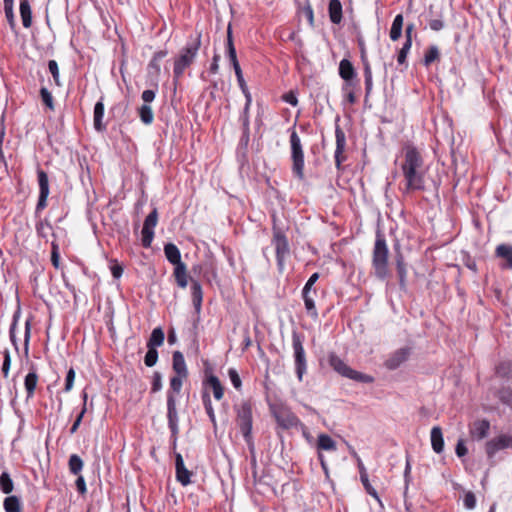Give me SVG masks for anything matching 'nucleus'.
Returning a JSON list of instances; mask_svg holds the SVG:
<instances>
[{"label": "nucleus", "instance_id": "nucleus-56", "mask_svg": "<svg viewBox=\"0 0 512 512\" xmlns=\"http://www.w3.org/2000/svg\"><path fill=\"white\" fill-rule=\"evenodd\" d=\"M48 69L49 72L52 74L53 80L56 83V85L60 86L61 84L59 79V68L57 62L55 60H49Z\"/></svg>", "mask_w": 512, "mask_h": 512}, {"label": "nucleus", "instance_id": "nucleus-30", "mask_svg": "<svg viewBox=\"0 0 512 512\" xmlns=\"http://www.w3.org/2000/svg\"><path fill=\"white\" fill-rule=\"evenodd\" d=\"M19 10L23 26L29 28L32 24V12L29 0H20Z\"/></svg>", "mask_w": 512, "mask_h": 512}, {"label": "nucleus", "instance_id": "nucleus-41", "mask_svg": "<svg viewBox=\"0 0 512 512\" xmlns=\"http://www.w3.org/2000/svg\"><path fill=\"white\" fill-rule=\"evenodd\" d=\"M14 483L10 474L6 471L0 475V490L4 494H10L13 491Z\"/></svg>", "mask_w": 512, "mask_h": 512}, {"label": "nucleus", "instance_id": "nucleus-32", "mask_svg": "<svg viewBox=\"0 0 512 512\" xmlns=\"http://www.w3.org/2000/svg\"><path fill=\"white\" fill-rule=\"evenodd\" d=\"M165 334L161 327L154 328L151 332L147 347L157 348L164 343Z\"/></svg>", "mask_w": 512, "mask_h": 512}, {"label": "nucleus", "instance_id": "nucleus-49", "mask_svg": "<svg viewBox=\"0 0 512 512\" xmlns=\"http://www.w3.org/2000/svg\"><path fill=\"white\" fill-rule=\"evenodd\" d=\"M249 109L250 107L244 106L243 113L241 116L242 125H243V134L246 137V139L249 138Z\"/></svg>", "mask_w": 512, "mask_h": 512}, {"label": "nucleus", "instance_id": "nucleus-44", "mask_svg": "<svg viewBox=\"0 0 512 512\" xmlns=\"http://www.w3.org/2000/svg\"><path fill=\"white\" fill-rule=\"evenodd\" d=\"M439 58V50L438 47L432 45L428 48L427 52L424 56V65L429 66L432 62Z\"/></svg>", "mask_w": 512, "mask_h": 512}, {"label": "nucleus", "instance_id": "nucleus-39", "mask_svg": "<svg viewBox=\"0 0 512 512\" xmlns=\"http://www.w3.org/2000/svg\"><path fill=\"white\" fill-rule=\"evenodd\" d=\"M84 463L83 460L77 454H72L69 457L68 468L71 474L80 475L83 469Z\"/></svg>", "mask_w": 512, "mask_h": 512}, {"label": "nucleus", "instance_id": "nucleus-22", "mask_svg": "<svg viewBox=\"0 0 512 512\" xmlns=\"http://www.w3.org/2000/svg\"><path fill=\"white\" fill-rule=\"evenodd\" d=\"M93 125L96 131L103 132L106 130V125L103 123L104 117V103L102 100L96 102L93 113Z\"/></svg>", "mask_w": 512, "mask_h": 512}, {"label": "nucleus", "instance_id": "nucleus-19", "mask_svg": "<svg viewBox=\"0 0 512 512\" xmlns=\"http://www.w3.org/2000/svg\"><path fill=\"white\" fill-rule=\"evenodd\" d=\"M172 367L175 375L188 377V369L183 354L180 351H175L172 356Z\"/></svg>", "mask_w": 512, "mask_h": 512}, {"label": "nucleus", "instance_id": "nucleus-61", "mask_svg": "<svg viewBox=\"0 0 512 512\" xmlns=\"http://www.w3.org/2000/svg\"><path fill=\"white\" fill-rule=\"evenodd\" d=\"M410 481H411V463H410L409 456H407L405 470H404V482H405L404 495H406V493L408 491V486H409Z\"/></svg>", "mask_w": 512, "mask_h": 512}, {"label": "nucleus", "instance_id": "nucleus-42", "mask_svg": "<svg viewBox=\"0 0 512 512\" xmlns=\"http://www.w3.org/2000/svg\"><path fill=\"white\" fill-rule=\"evenodd\" d=\"M4 2V12L6 19L10 25V27L13 29L16 26L15 22V16H14V0H3Z\"/></svg>", "mask_w": 512, "mask_h": 512}, {"label": "nucleus", "instance_id": "nucleus-57", "mask_svg": "<svg viewBox=\"0 0 512 512\" xmlns=\"http://www.w3.org/2000/svg\"><path fill=\"white\" fill-rule=\"evenodd\" d=\"M31 337V320L27 319L25 322V333H24V352L25 355H28L29 352V342Z\"/></svg>", "mask_w": 512, "mask_h": 512}, {"label": "nucleus", "instance_id": "nucleus-52", "mask_svg": "<svg viewBox=\"0 0 512 512\" xmlns=\"http://www.w3.org/2000/svg\"><path fill=\"white\" fill-rule=\"evenodd\" d=\"M11 366V356L8 349H5L3 352V364H2V373L4 378H7L9 376Z\"/></svg>", "mask_w": 512, "mask_h": 512}, {"label": "nucleus", "instance_id": "nucleus-11", "mask_svg": "<svg viewBox=\"0 0 512 512\" xmlns=\"http://www.w3.org/2000/svg\"><path fill=\"white\" fill-rule=\"evenodd\" d=\"M158 223V211L157 208H153V210L148 214L143 223V228L141 231V243L144 248H149L154 239V229Z\"/></svg>", "mask_w": 512, "mask_h": 512}, {"label": "nucleus", "instance_id": "nucleus-59", "mask_svg": "<svg viewBox=\"0 0 512 512\" xmlns=\"http://www.w3.org/2000/svg\"><path fill=\"white\" fill-rule=\"evenodd\" d=\"M75 380V370L70 368L66 374L64 391L69 392L73 388Z\"/></svg>", "mask_w": 512, "mask_h": 512}, {"label": "nucleus", "instance_id": "nucleus-34", "mask_svg": "<svg viewBox=\"0 0 512 512\" xmlns=\"http://www.w3.org/2000/svg\"><path fill=\"white\" fill-rule=\"evenodd\" d=\"M207 384L211 387L213 390V395L216 400H221L224 395V389L221 385V382L218 377L214 375H210L207 378Z\"/></svg>", "mask_w": 512, "mask_h": 512}, {"label": "nucleus", "instance_id": "nucleus-17", "mask_svg": "<svg viewBox=\"0 0 512 512\" xmlns=\"http://www.w3.org/2000/svg\"><path fill=\"white\" fill-rule=\"evenodd\" d=\"M316 294V290L302 289V298L304 301L306 313L314 320L318 318V311L314 301V296Z\"/></svg>", "mask_w": 512, "mask_h": 512}, {"label": "nucleus", "instance_id": "nucleus-21", "mask_svg": "<svg viewBox=\"0 0 512 512\" xmlns=\"http://www.w3.org/2000/svg\"><path fill=\"white\" fill-rule=\"evenodd\" d=\"M191 297L196 313L200 314L203 300V291L201 284L196 280L191 281Z\"/></svg>", "mask_w": 512, "mask_h": 512}, {"label": "nucleus", "instance_id": "nucleus-2", "mask_svg": "<svg viewBox=\"0 0 512 512\" xmlns=\"http://www.w3.org/2000/svg\"><path fill=\"white\" fill-rule=\"evenodd\" d=\"M388 246L383 234L378 232L372 254V266L374 274L379 280H385L389 276L388 270Z\"/></svg>", "mask_w": 512, "mask_h": 512}, {"label": "nucleus", "instance_id": "nucleus-60", "mask_svg": "<svg viewBox=\"0 0 512 512\" xmlns=\"http://www.w3.org/2000/svg\"><path fill=\"white\" fill-rule=\"evenodd\" d=\"M360 478H361V481L366 489V491L371 495L373 496L374 498L376 499H379L378 498V494L376 492V490L371 486V484L369 483V480H368V476L366 473H361L360 475Z\"/></svg>", "mask_w": 512, "mask_h": 512}, {"label": "nucleus", "instance_id": "nucleus-58", "mask_svg": "<svg viewBox=\"0 0 512 512\" xmlns=\"http://www.w3.org/2000/svg\"><path fill=\"white\" fill-rule=\"evenodd\" d=\"M463 504H464L465 508H467L469 510L474 509L475 506H476L475 494L473 492H471V491L467 492L464 495Z\"/></svg>", "mask_w": 512, "mask_h": 512}, {"label": "nucleus", "instance_id": "nucleus-62", "mask_svg": "<svg viewBox=\"0 0 512 512\" xmlns=\"http://www.w3.org/2000/svg\"><path fill=\"white\" fill-rule=\"evenodd\" d=\"M86 411L87 407H83L70 428V434H74L77 432Z\"/></svg>", "mask_w": 512, "mask_h": 512}, {"label": "nucleus", "instance_id": "nucleus-35", "mask_svg": "<svg viewBox=\"0 0 512 512\" xmlns=\"http://www.w3.org/2000/svg\"><path fill=\"white\" fill-rule=\"evenodd\" d=\"M226 55L230 63L238 60L236 55V49L233 43L231 24H229L227 28Z\"/></svg>", "mask_w": 512, "mask_h": 512}, {"label": "nucleus", "instance_id": "nucleus-10", "mask_svg": "<svg viewBox=\"0 0 512 512\" xmlns=\"http://www.w3.org/2000/svg\"><path fill=\"white\" fill-rule=\"evenodd\" d=\"M272 414L277 424L283 429L297 427L300 424L299 418L287 407H275L272 409Z\"/></svg>", "mask_w": 512, "mask_h": 512}, {"label": "nucleus", "instance_id": "nucleus-47", "mask_svg": "<svg viewBox=\"0 0 512 512\" xmlns=\"http://www.w3.org/2000/svg\"><path fill=\"white\" fill-rule=\"evenodd\" d=\"M203 404H204L205 411H206L207 415L209 416V419L215 425L216 424L215 413H214V410L212 407L210 396L208 394L203 395Z\"/></svg>", "mask_w": 512, "mask_h": 512}, {"label": "nucleus", "instance_id": "nucleus-4", "mask_svg": "<svg viewBox=\"0 0 512 512\" xmlns=\"http://www.w3.org/2000/svg\"><path fill=\"white\" fill-rule=\"evenodd\" d=\"M272 221V244L275 247L278 269L283 271L285 260L290 254V246L284 228L278 225L275 215L272 216Z\"/></svg>", "mask_w": 512, "mask_h": 512}, {"label": "nucleus", "instance_id": "nucleus-45", "mask_svg": "<svg viewBox=\"0 0 512 512\" xmlns=\"http://www.w3.org/2000/svg\"><path fill=\"white\" fill-rule=\"evenodd\" d=\"M148 351L144 357V363L147 367H153L158 360V351L156 348L147 347Z\"/></svg>", "mask_w": 512, "mask_h": 512}, {"label": "nucleus", "instance_id": "nucleus-20", "mask_svg": "<svg viewBox=\"0 0 512 512\" xmlns=\"http://www.w3.org/2000/svg\"><path fill=\"white\" fill-rule=\"evenodd\" d=\"M495 254L497 257L505 261L502 264L503 268L512 269V245L500 244L497 246Z\"/></svg>", "mask_w": 512, "mask_h": 512}, {"label": "nucleus", "instance_id": "nucleus-25", "mask_svg": "<svg viewBox=\"0 0 512 512\" xmlns=\"http://www.w3.org/2000/svg\"><path fill=\"white\" fill-rule=\"evenodd\" d=\"M173 275L176 283L181 288H186L188 285L187 267L184 262L174 265Z\"/></svg>", "mask_w": 512, "mask_h": 512}, {"label": "nucleus", "instance_id": "nucleus-5", "mask_svg": "<svg viewBox=\"0 0 512 512\" xmlns=\"http://www.w3.org/2000/svg\"><path fill=\"white\" fill-rule=\"evenodd\" d=\"M328 362L329 365L333 368V370L343 377L361 383H372L374 381V378L372 376L352 369L335 353L329 354Z\"/></svg>", "mask_w": 512, "mask_h": 512}, {"label": "nucleus", "instance_id": "nucleus-13", "mask_svg": "<svg viewBox=\"0 0 512 512\" xmlns=\"http://www.w3.org/2000/svg\"><path fill=\"white\" fill-rule=\"evenodd\" d=\"M167 422L170 432L179 433L177 398L172 395H167Z\"/></svg>", "mask_w": 512, "mask_h": 512}, {"label": "nucleus", "instance_id": "nucleus-18", "mask_svg": "<svg viewBox=\"0 0 512 512\" xmlns=\"http://www.w3.org/2000/svg\"><path fill=\"white\" fill-rule=\"evenodd\" d=\"M339 75L346 82V85H353L352 81L356 78L357 73L351 61L342 59L339 63Z\"/></svg>", "mask_w": 512, "mask_h": 512}, {"label": "nucleus", "instance_id": "nucleus-46", "mask_svg": "<svg viewBox=\"0 0 512 512\" xmlns=\"http://www.w3.org/2000/svg\"><path fill=\"white\" fill-rule=\"evenodd\" d=\"M18 319H19V312H16L13 315V321H12L10 329H9L10 340H11V342H12V344H13V346H14L16 351L19 350L18 342H17V338H16V334H15V330H16V326H17V323H18Z\"/></svg>", "mask_w": 512, "mask_h": 512}, {"label": "nucleus", "instance_id": "nucleus-50", "mask_svg": "<svg viewBox=\"0 0 512 512\" xmlns=\"http://www.w3.org/2000/svg\"><path fill=\"white\" fill-rule=\"evenodd\" d=\"M228 376L230 378V381H231L233 387L236 390H240L242 387V381H241V378H240L238 372L236 371V369L230 368L228 370Z\"/></svg>", "mask_w": 512, "mask_h": 512}, {"label": "nucleus", "instance_id": "nucleus-51", "mask_svg": "<svg viewBox=\"0 0 512 512\" xmlns=\"http://www.w3.org/2000/svg\"><path fill=\"white\" fill-rule=\"evenodd\" d=\"M51 262H52V265L56 269L59 268V265H60L59 245L54 241L51 244Z\"/></svg>", "mask_w": 512, "mask_h": 512}, {"label": "nucleus", "instance_id": "nucleus-53", "mask_svg": "<svg viewBox=\"0 0 512 512\" xmlns=\"http://www.w3.org/2000/svg\"><path fill=\"white\" fill-rule=\"evenodd\" d=\"M412 43L411 42H404L402 48L400 49L398 56H397V62L402 65L406 62V57L411 49Z\"/></svg>", "mask_w": 512, "mask_h": 512}, {"label": "nucleus", "instance_id": "nucleus-29", "mask_svg": "<svg viewBox=\"0 0 512 512\" xmlns=\"http://www.w3.org/2000/svg\"><path fill=\"white\" fill-rule=\"evenodd\" d=\"M167 51L166 50H160L154 53L152 59L150 60L148 64V71L150 74L158 76L161 71L160 62L161 60L166 57Z\"/></svg>", "mask_w": 512, "mask_h": 512}, {"label": "nucleus", "instance_id": "nucleus-7", "mask_svg": "<svg viewBox=\"0 0 512 512\" xmlns=\"http://www.w3.org/2000/svg\"><path fill=\"white\" fill-rule=\"evenodd\" d=\"M237 424L244 437L246 443L250 446L253 451L252 443V407L249 402H243L237 408Z\"/></svg>", "mask_w": 512, "mask_h": 512}, {"label": "nucleus", "instance_id": "nucleus-8", "mask_svg": "<svg viewBox=\"0 0 512 512\" xmlns=\"http://www.w3.org/2000/svg\"><path fill=\"white\" fill-rule=\"evenodd\" d=\"M303 342L304 336L297 331H293L292 347L294 352L295 372L299 381H302L303 375L307 370V361Z\"/></svg>", "mask_w": 512, "mask_h": 512}, {"label": "nucleus", "instance_id": "nucleus-9", "mask_svg": "<svg viewBox=\"0 0 512 512\" xmlns=\"http://www.w3.org/2000/svg\"><path fill=\"white\" fill-rule=\"evenodd\" d=\"M37 178L39 185V196L35 207L36 217L47 207V199L50 193L49 179L47 173L42 169H38Z\"/></svg>", "mask_w": 512, "mask_h": 512}, {"label": "nucleus", "instance_id": "nucleus-55", "mask_svg": "<svg viewBox=\"0 0 512 512\" xmlns=\"http://www.w3.org/2000/svg\"><path fill=\"white\" fill-rule=\"evenodd\" d=\"M162 375L160 372H154L151 383V392L156 393L162 389Z\"/></svg>", "mask_w": 512, "mask_h": 512}, {"label": "nucleus", "instance_id": "nucleus-64", "mask_svg": "<svg viewBox=\"0 0 512 512\" xmlns=\"http://www.w3.org/2000/svg\"><path fill=\"white\" fill-rule=\"evenodd\" d=\"M155 96H156V93H155L154 90L147 89V90H144L142 92L141 98L144 101V104H148L149 105V103L154 101Z\"/></svg>", "mask_w": 512, "mask_h": 512}, {"label": "nucleus", "instance_id": "nucleus-43", "mask_svg": "<svg viewBox=\"0 0 512 512\" xmlns=\"http://www.w3.org/2000/svg\"><path fill=\"white\" fill-rule=\"evenodd\" d=\"M191 476L192 473L185 466L176 469V480L183 486L191 483Z\"/></svg>", "mask_w": 512, "mask_h": 512}, {"label": "nucleus", "instance_id": "nucleus-63", "mask_svg": "<svg viewBox=\"0 0 512 512\" xmlns=\"http://www.w3.org/2000/svg\"><path fill=\"white\" fill-rule=\"evenodd\" d=\"M77 479L75 481L76 489L79 494L84 495L87 492L86 482L82 475H76Z\"/></svg>", "mask_w": 512, "mask_h": 512}, {"label": "nucleus", "instance_id": "nucleus-38", "mask_svg": "<svg viewBox=\"0 0 512 512\" xmlns=\"http://www.w3.org/2000/svg\"><path fill=\"white\" fill-rule=\"evenodd\" d=\"M35 229L39 237L47 239L48 234L52 233L53 227L48 219H40L37 221Z\"/></svg>", "mask_w": 512, "mask_h": 512}, {"label": "nucleus", "instance_id": "nucleus-24", "mask_svg": "<svg viewBox=\"0 0 512 512\" xmlns=\"http://www.w3.org/2000/svg\"><path fill=\"white\" fill-rule=\"evenodd\" d=\"M396 270L399 278V286L401 289H405L407 281V267L404 261V257L401 253L395 256Z\"/></svg>", "mask_w": 512, "mask_h": 512}, {"label": "nucleus", "instance_id": "nucleus-14", "mask_svg": "<svg viewBox=\"0 0 512 512\" xmlns=\"http://www.w3.org/2000/svg\"><path fill=\"white\" fill-rule=\"evenodd\" d=\"M336 148L334 152L335 166L338 170L342 169V163L346 160L344 150L346 146V136L344 131L337 125L335 129Z\"/></svg>", "mask_w": 512, "mask_h": 512}, {"label": "nucleus", "instance_id": "nucleus-6", "mask_svg": "<svg viewBox=\"0 0 512 512\" xmlns=\"http://www.w3.org/2000/svg\"><path fill=\"white\" fill-rule=\"evenodd\" d=\"M292 173L299 180L304 179V151L299 135L295 130L290 134Z\"/></svg>", "mask_w": 512, "mask_h": 512}, {"label": "nucleus", "instance_id": "nucleus-48", "mask_svg": "<svg viewBox=\"0 0 512 512\" xmlns=\"http://www.w3.org/2000/svg\"><path fill=\"white\" fill-rule=\"evenodd\" d=\"M40 96L43 101V103L50 109H54V103H53V97L52 94L49 92V90L45 87H42L40 89Z\"/></svg>", "mask_w": 512, "mask_h": 512}, {"label": "nucleus", "instance_id": "nucleus-37", "mask_svg": "<svg viewBox=\"0 0 512 512\" xmlns=\"http://www.w3.org/2000/svg\"><path fill=\"white\" fill-rule=\"evenodd\" d=\"M187 377H182L180 375H174L173 377H171L170 379V387L166 393V396L167 395H172V396H175L177 394H179L181 392V389H182V386H183V381L186 379Z\"/></svg>", "mask_w": 512, "mask_h": 512}, {"label": "nucleus", "instance_id": "nucleus-28", "mask_svg": "<svg viewBox=\"0 0 512 512\" xmlns=\"http://www.w3.org/2000/svg\"><path fill=\"white\" fill-rule=\"evenodd\" d=\"M329 17L332 23L339 24L342 20V4L339 0H330L328 6Z\"/></svg>", "mask_w": 512, "mask_h": 512}, {"label": "nucleus", "instance_id": "nucleus-54", "mask_svg": "<svg viewBox=\"0 0 512 512\" xmlns=\"http://www.w3.org/2000/svg\"><path fill=\"white\" fill-rule=\"evenodd\" d=\"M496 374L500 377H508L511 372L510 362H501L496 366Z\"/></svg>", "mask_w": 512, "mask_h": 512}, {"label": "nucleus", "instance_id": "nucleus-27", "mask_svg": "<svg viewBox=\"0 0 512 512\" xmlns=\"http://www.w3.org/2000/svg\"><path fill=\"white\" fill-rule=\"evenodd\" d=\"M164 254L166 259L172 264L181 263V252L174 243H166L164 245Z\"/></svg>", "mask_w": 512, "mask_h": 512}, {"label": "nucleus", "instance_id": "nucleus-16", "mask_svg": "<svg viewBox=\"0 0 512 512\" xmlns=\"http://www.w3.org/2000/svg\"><path fill=\"white\" fill-rule=\"evenodd\" d=\"M490 422L486 419L476 420L470 426V434L474 440L480 441L489 435Z\"/></svg>", "mask_w": 512, "mask_h": 512}, {"label": "nucleus", "instance_id": "nucleus-3", "mask_svg": "<svg viewBox=\"0 0 512 512\" xmlns=\"http://www.w3.org/2000/svg\"><path fill=\"white\" fill-rule=\"evenodd\" d=\"M200 46L201 34H198L195 39L188 42L186 46L180 51L178 57H176L174 61V82H177L182 77L185 69L194 62Z\"/></svg>", "mask_w": 512, "mask_h": 512}, {"label": "nucleus", "instance_id": "nucleus-40", "mask_svg": "<svg viewBox=\"0 0 512 512\" xmlns=\"http://www.w3.org/2000/svg\"><path fill=\"white\" fill-rule=\"evenodd\" d=\"M138 114L143 124L150 125L154 120V113L152 107L148 104H143L138 108Z\"/></svg>", "mask_w": 512, "mask_h": 512}, {"label": "nucleus", "instance_id": "nucleus-33", "mask_svg": "<svg viewBox=\"0 0 512 512\" xmlns=\"http://www.w3.org/2000/svg\"><path fill=\"white\" fill-rule=\"evenodd\" d=\"M402 28H403V15L398 14L395 16L391 29H390V39L392 41H397L402 34Z\"/></svg>", "mask_w": 512, "mask_h": 512}, {"label": "nucleus", "instance_id": "nucleus-15", "mask_svg": "<svg viewBox=\"0 0 512 512\" xmlns=\"http://www.w3.org/2000/svg\"><path fill=\"white\" fill-rule=\"evenodd\" d=\"M410 354L409 347L399 348L388 356L384 365L389 370H395L408 360Z\"/></svg>", "mask_w": 512, "mask_h": 512}, {"label": "nucleus", "instance_id": "nucleus-1", "mask_svg": "<svg viewBox=\"0 0 512 512\" xmlns=\"http://www.w3.org/2000/svg\"><path fill=\"white\" fill-rule=\"evenodd\" d=\"M423 159L418 150L413 146H407L404 150V162L401 165L405 178V193L421 191L425 188L424 173L421 168Z\"/></svg>", "mask_w": 512, "mask_h": 512}, {"label": "nucleus", "instance_id": "nucleus-23", "mask_svg": "<svg viewBox=\"0 0 512 512\" xmlns=\"http://www.w3.org/2000/svg\"><path fill=\"white\" fill-rule=\"evenodd\" d=\"M431 446L435 453H441L444 450V439L442 429L439 426H434L431 429Z\"/></svg>", "mask_w": 512, "mask_h": 512}, {"label": "nucleus", "instance_id": "nucleus-26", "mask_svg": "<svg viewBox=\"0 0 512 512\" xmlns=\"http://www.w3.org/2000/svg\"><path fill=\"white\" fill-rule=\"evenodd\" d=\"M38 374L34 369H32L24 379V386L27 393V399H30L34 396L37 383H38Z\"/></svg>", "mask_w": 512, "mask_h": 512}, {"label": "nucleus", "instance_id": "nucleus-31", "mask_svg": "<svg viewBox=\"0 0 512 512\" xmlns=\"http://www.w3.org/2000/svg\"><path fill=\"white\" fill-rule=\"evenodd\" d=\"M317 448L324 451H336L337 446L336 442L328 434L322 433L318 436Z\"/></svg>", "mask_w": 512, "mask_h": 512}, {"label": "nucleus", "instance_id": "nucleus-12", "mask_svg": "<svg viewBox=\"0 0 512 512\" xmlns=\"http://www.w3.org/2000/svg\"><path fill=\"white\" fill-rule=\"evenodd\" d=\"M506 448H512V434L499 435L485 444V451L489 459H492L498 451Z\"/></svg>", "mask_w": 512, "mask_h": 512}, {"label": "nucleus", "instance_id": "nucleus-36", "mask_svg": "<svg viewBox=\"0 0 512 512\" xmlns=\"http://www.w3.org/2000/svg\"><path fill=\"white\" fill-rule=\"evenodd\" d=\"M3 507L5 512H21V502L19 497L15 495L6 497L3 502Z\"/></svg>", "mask_w": 512, "mask_h": 512}]
</instances>
